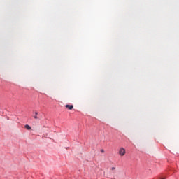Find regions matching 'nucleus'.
I'll return each mask as SVG.
<instances>
[{
	"label": "nucleus",
	"mask_w": 179,
	"mask_h": 179,
	"mask_svg": "<svg viewBox=\"0 0 179 179\" xmlns=\"http://www.w3.org/2000/svg\"><path fill=\"white\" fill-rule=\"evenodd\" d=\"M115 169V166H113L112 168H111V170L112 171H114Z\"/></svg>",
	"instance_id": "5"
},
{
	"label": "nucleus",
	"mask_w": 179,
	"mask_h": 179,
	"mask_svg": "<svg viewBox=\"0 0 179 179\" xmlns=\"http://www.w3.org/2000/svg\"><path fill=\"white\" fill-rule=\"evenodd\" d=\"M24 127L26 128V129H27L28 131H30V129H31V127L29 125V124H26L24 126Z\"/></svg>",
	"instance_id": "4"
},
{
	"label": "nucleus",
	"mask_w": 179,
	"mask_h": 179,
	"mask_svg": "<svg viewBox=\"0 0 179 179\" xmlns=\"http://www.w3.org/2000/svg\"><path fill=\"white\" fill-rule=\"evenodd\" d=\"M38 115V112L35 111V115H34V120H38V117H37Z\"/></svg>",
	"instance_id": "3"
},
{
	"label": "nucleus",
	"mask_w": 179,
	"mask_h": 179,
	"mask_svg": "<svg viewBox=\"0 0 179 179\" xmlns=\"http://www.w3.org/2000/svg\"><path fill=\"white\" fill-rule=\"evenodd\" d=\"M65 107L66 108H68V110H72L73 108V105H66Z\"/></svg>",
	"instance_id": "2"
},
{
	"label": "nucleus",
	"mask_w": 179,
	"mask_h": 179,
	"mask_svg": "<svg viewBox=\"0 0 179 179\" xmlns=\"http://www.w3.org/2000/svg\"><path fill=\"white\" fill-rule=\"evenodd\" d=\"M118 153H119L120 156L122 157V156H125V153H127V151L125 150V148L122 147L119 149Z\"/></svg>",
	"instance_id": "1"
},
{
	"label": "nucleus",
	"mask_w": 179,
	"mask_h": 179,
	"mask_svg": "<svg viewBox=\"0 0 179 179\" xmlns=\"http://www.w3.org/2000/svg\"><path fill=\"white\" fill-rule=\"evenodd\" d=\"M101 153H104V150L101 149Z\"/></svg>",
	"instance_id": "6"
}]
</instances>
